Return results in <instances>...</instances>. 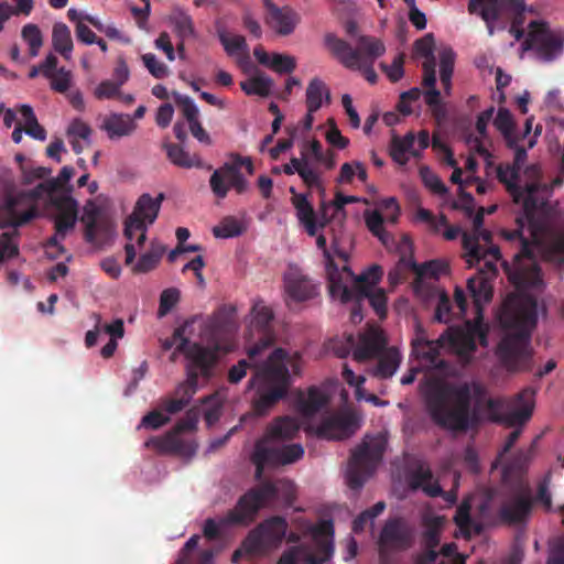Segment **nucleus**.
I'll return each instance as SVG.
<instances>
[{"label": "nucleus", "instance_id": "nucleus-1", "mask_svg": "<svg viewBox=\"0 0 564 564\" xmlns=\"http://www.w3.org/2000/svg\"><path fill=\"white\" fill-rule=\"evenodd\" d=\"M499 182L506 188L514 204L521 206V214L516 218L517 228L505 230L507 240L521 241L520 251L514 254L512 264L505 263V271L514 292L503 301L498 321L507 330L498 345L497 354L501 362L514 370L528 354L529 348V238L523 236L525 224H529V180L518 175V167H497Z\"/></svg>", "mask_w": 564, "mask_h": 564}, {"label": "nucleus", "instance_id": "nucleus-2", "mask_svg": "<svg viewBox=\"0 0 564 564\" xmlns=\"http://www.w3.org/2000/svg\"><path fill=\"white\" fill-rule=\"evenodd\" d=\"M252 325L261 332L258 341L248 349V357L256 364L257 357L274 343L270 332L273 312L270 307L257 303L252 307ZM256 371L249 380V387L254 389L252 411L258 416L267 415L281 400L286 398L292 386L290 369L299 376L302 367V356L295 351L290 355L283 348H275L261 365H254Z\"/></svg>", "mask_w": 564, "mask_h": 564}, {"label": "nucleus", "instance_id": "nucleus-3", "mask_svg": "<svg viewBox=\"0 0 564 564\" xmlns=\"http://www.w3.org/2000/svg\"><path fill=\"white\" fill-rule=\"evenodd\" d=\"M564 149L561 155L560 174L550 182L540 177V167L531 164V332L538 323L539 302L535 292L543 289L542 271L534 259L533 252L541 254L543 260L562 265L564 264V235L555 232L547 224H540L533 216L536 208L534 194L542 191L546 194L563 184Z\"/></svg>", "mask_w": 564, "mask_h": 564}, {"label": "nucleus", "instance_id": "nucleus-4", "mask_svg": "<svg viewBox=\"0 0 564 564\" xmlns=\"http://www.w3.org/2000/svg\"><path fill=\"white\" fill-rule=\"evenodd\" d=\"M55 184V181L45 180L34 188L21 192L6 189L0 195V227L14 229L0 236V262L19 254V247L14 241L19 236L17 229L40 217L39 200L47 197L53 206L54 197L70 196L68 193L57 194Z\"/></svg>", "mask_w": 564, "mask_h": 564}, {"label": "nucleus", "instance_id": "nucleus-5", "mask_svg": "<svg viewBox=\"0 0 564 564\" xmlns=\"http://www.w3.org/2000/svg\"><path fill=\"white\" fill-rule=\"evenodd\" d=\"M482 399L485 388L477 382L454 384L432 381L424 392L425 408L431 420L440 427L464 432L471 421V397Z\"/></svg>", "mask_w": 564, "mask_h": 564}, {"label": "nucleus", "instance_id": "nucleus-6", "mask_svg": "<svg viewBox=\"0 0 564 564\" xmlns=\"http://www.w3.org/2000/svg\"><path fill=\"white\" fill-rule=\"evenodd\" d=\"M295 485L289 479L263 481L261 485L246 491L237 501L235 508L220 519L223 525H249L256 520L260 509L281 502L292 506L295 500Z\"/></svg>", "mask_w": 564, "mask_h": 564}, {"label": "nucleus", "instance_id": "nucleus-7", "mask_svg": "<svg viewBox=\"0 0 564 564\" xmlns=\"http://www.w3.org/2000/svg\"><path fill=\"white\" fill-rule=\"evenodd\" d=\"M177 350L188 360L186 365V380L180 383L174 395L185 404H189L199 384V378L208 381L214 376V368L218 361L216 348L205 347L182 337Z\"/></svg>", "mask_w": 564, "mask_h": 564}, {"label": "nucleus", "instance_id": "nucleus-8", "mask_svg": "<svg viewBox=\"0 0 564 564\" xmlns=\"http://www.w3.org/2000/svg\"><path fill=\"white\" fill-rule=\"evenodd\" d=\"M527 4L524 0H470L468 11L478 14L485 21L488 34H495V23H501L500 29L510 24L509 32L516 40L524 35L522 24L525 20Z\"/></svg>", "mask_w": 564, "mask_h": 564}, {"label": "nucleus", "instance_id": "nucleus-9", "mask_svg": "<svg viewBox=\"0 0 564 564\" xmlns=\"http://www.w3.org/2000/svg\"><path fill=\"white\" fill-rule=\"evenodd\" d=\"M528 458L516 457L502 469L503 484L514 487L513 496L499 509L503 523H520L529 514V487L527 482Z\"/></svg>", "mask_w": 564, "mask_h": 564}, {"label": "nucleus", "instance_id": "nucleus-10", "mask_svg": "<svg viewBox=\"0 0 564 564\" xmlns=\"http://www.w3.org/2000/svg\"><path fill=\"white\" fill-rule=\"evenodd\" d=\"M314 547L307 544L283 552L276 564H328L335 552L332 520L317 523L312 530Z\"/></svg>", "mask_w": 564, "mask_h": 564}, {"label": "nucleus", "instance_id": "nucleus-11", "mask_svg": "<svg viewBox=\"0 0 564 564\" xmlns=\"http://www.w3.org/2000/svg\"><path fill=\"white\" fill-rule=\"evenodd\" d=\"M324 44L330 54L346 68L360 67V64L375 63L386 52L383 42L375 36L359 35L356 47L334 33L324 36Z\"/></svg>", "mask_w": 564, "mask_h": 564}, {"label": "nucleus", "instance_id": "nucleus-12", "mask_svg": "<svg viewBox=\"0 0 564 564\" xmlns=\"http://www.w3.org/2000/svg\"><path fill=\"white\" fill-rule=\"evenodd\" d=\"M386 451V440L381 435L366 436L351 452L347 467V485L358 490L377 469Z\"/></svg>", "mask_w": 564, "mask_h": 564}, {"label": "nucleus", "instance_id": "nucleus-13", "mask_svg": "<svg viewBox=\"0 0 564 564\" xmlns=\"http://www.w3.org/2000/svg\"><path fill=\"white\" fill-rule=\"evenodd\" d=\"M381 275L380 267L373 265L358 276L355 274L352 279L345 276L339 282L346 289L347 294L335 289H332L329 292L333 297H338L341 303H349L350 299L368 300L378 317L384 318L387 315V295L381 289L372 292V288L380 281Z\"/></svg>", "mask_w": 564, "mask_h": 564}, {"label": "nucleus", "instance_id": "nucleus-14", "mask_svg": "<svg viewBox=\"0 0 564 564\" xmlns=\"http://www.w3.org/2000/svg\"><path fill=\"white\" fill-rule=\"evenodd\" d=\"M53 207L57 212L54 217L55 234L45 241L44 249L46 256L55 260L65 253L62 242L67 234L75 228L78 218V203L72 196L54 197Z\"/></svg>", "mask_w": 564, "mask_h": 564}, {"label": "nucleus", "instance_id": "nucleus-15", "mask_svg": "<svg viewBox=\"0 0 564 564\" xmlns=\"http://www.w3.org/2000/svg\"><path fill=\"white\" fill-rule=\"evenodd\" d=\"M451 347L464 359H469L477 349V340L484 347L488 345V326L484 316L475 315L463 326L448 327L444 334Z\"/></svg>", "mask_w": 564, "mask_h": 564}, {"label": "nucleus", "instance_id": "nucleus-16", "mask_svg": "<svg viewBox=\"0 0 564 564\" xmlns=\"http://www.w3.org/2000/svg\"><path fill=\"white\" fill-rule=\"evenodd\" d=\"M415 527L403 517L386 520L379 534L380 556L386 560L389 554L405 552L415 543Z\"/></svg>", "mask_w": 564, "mask_h": 564}, {"label": "nucleus", "instance_id": "nucleus-17", "mask_svg": "<svg viewBox=\"0 0 564 564\" xmlns=\"http://www.w3.org/2000/svg\"><path fill=\"white\" fill-rule=\"evenodd\" d=\"M531 52L543 63L554 62L564 53V32L545 21L531 20Z\"/></svg>", "mask_w": 564, "mask_h": 564}, {"label": "nucleus", "instance_id": "nucleus-18", "mask_svg": "<svg viewBox=\"0 0 564 564\" xmlns=\"http://www.w3.org/2000/svg\"><path fill=\"white\" fill-rule=\"evenodd\" d=\"M303 455L304 448L301 444L269 447L265 444V440L258 441L251 455V462L256 466V480H261L265 466L293 464L300 460Z\"/></svg>", "mask_w": 564, "mask_h": 564}, {"label": "nucleus", "instance_id": "nucleus-19", "mask_svg": "<svg viewBox=\"0 0 564 564\" xmlns=\"http://www.w3.org/2000/svg\"><path fill=\"white\" fill-rule=\"evenodd\" d=\"M241 167H245L249 175L254 173V166L250 158L231 154V162H226L212 174L209 185L218 198L227 196L232 187L234 177L239 175Z\"/></svg>", "mask_w": 564, "mask_h": 564}, {"label": "nucleus", "instance_id": "nucleus-20", "mask_svg": "<svg viewBox=\"0 0 564 564\" xmlns=\"http://www.w3.org/2000/svg\"><path fill=\"white\" fill-rule=\"evenodd\" d=\"M358 427L352 413H336L324 417L315 433L319 438L340 441L354 435Z\"/></svg>", "mask_w": 564, "mask_h": 564}, {"label": "nucleus", "instance_id": "nucleus-21", "mask_svg": "<svg viewBox=\"0 0 564 564\" xmlns=\"http://www.w3.org/2000/svg\"><path fill=\"white\" fill-rule=\"evenodd\" d=\"M494 126L503 135L507 145L516 151L514 162L512 165H502V167H518V175L521 176V165L527 159V151L523 147H518V138L514 133L516 123L511 112L506 108H499L494 120Z\"/></svg>", "mask_w": 564, "mask_h": 564}, {"label": "nucleus", "instance_id": "nucleus-22", "mask_svg": "<svg viewBox=\"0 0 564 564\" xmlns=\"http://www.w3.org/2000/svg\"><path fill=\"white\" fill-rule=\"evenodd\" d=\"M488 409L495 422L509 427L521 426L529 419V405L523 403L520 408L502 399H490Z\"/></svg>", "mask_w": 564, "mask_h": 564}, {"label": "nucleus", "instance_id": "nucleus-23", "mask_svg": "<svg viewBox=\"0 0 564 564\" xmlns=\"http://www.w3.org/2000/svg\"><path fill=\"white\" fill-rule=\"evenodd\" d=\"M268 10L267 24L279 35H290L300 22L299 14L290 7H278L270 0H263Z\"/></svg>", "mask_w": 564, "mask_h": 564}, {"label": "nucleus", "instance_id": "nucleus-24", "mask_svg": "<svg viewBox=\"0 0 564 564\" xmlns=\"http://www.w3.org/2000/svg\"><path fill=\"white\" fill-rule=\"evenodd\" d=\"M164 198L163 193H160L155 198L150 194H142L138 198L132 214L127 218L129 219V228H138V226H141V223L153 224L159 215Z\"/></svg>", "mask_w": 564, "mask_h": 564}, {"label": "nucleus", "instance_id": "nucleus-25", "mask_svg": "<svg viewBox=\"0 0 564 564\" xmlns=\"http://www.w3.org/2000/svg\"><path fill=\"white\" fill-rule=\"evenodd\" d=\"M387 348V339L379 329H370L360 336L352 357L359 362L377 358Z\"/></svg>", "mask_w": 564, "mask_h": 564}, {"label": "nucleus", "instance_id": "nucleus-26", "mask_svg": "<svg viewBox=\"0 0 564 564\" xmlns=\"http://www.w3.org/2000/svg\"><path fill=\"white\" fill-rule=\"evenodd\" d=\"M82 221L85 224V239L95 242L98 236H107L111 230L110 220L91 202L84 208Z\"/></svg>", "mask_w": 564, "mask_h": 564}, {"label": "nucleus", "instance_id": "nucleus-27", "mask_svg": "<svg viewBox=\"0 0 564 564\" xmlns=\"http://www.w3.org/2000/svg\"><path fill=\"white\" fill-rule=\"evenodd\" d=\"M301 155L302 158H292L290 163L284 164L283 172L286 175L297 173L308 188L322 189V173L308 162L306 150Z\"/></svg>", "mask_w": 564, "mask_h": 564}, {"label": "nucleus", "instance_id": "nucleus-28", "mask_svg": "<svg viewBox=\"0 0 564 564\" xmlns=\"http://www.w3.org/2000/svg\"><path fill=\"white\" fill-rule=\"evenodd\" d=\"M408 484L412 490L421 489L429 497L443 496L442 487L436 480H433V473L425 463H419L408 474Z\"/></svg>", "mask_w": 564, "mask_h": 564}, {"label": "nucleus", "instance_id": "nucleus-29", "mask_svg": "<svg viewBox=\"0 0 564 564\" xmlns=\"http://www.w3.org/2000/svg\"><path fill=\"white\" fill-rule=\"evenodd\" d=\"M316 245L317 248L321 249L324 253V257L326 259V273L329 284V291L332 289H335L337 291H340L344 294H347L346 289L339 284V282L346 276L347 279L354 278V272L348 265H344L341 269L337 267L334 259L332 258L327 245H326V237L324 235H319L316 238Z\"/></svg>", "mask_w": 564, "mask_h": 564}, {"label": "nucleus", "instance_id": "nucleus-30", "mask_svg": "<svg viewBox=\"0 0 564 564\" xmlns=\"http://www.w3.org/2000/svg\"><path fill=\"white\" fill-rule=\"evenodd\" d=\"M285 291L295 302H305L316 296L317 290L313 282L301 274L291 273L285 276Z\"/></svg>", "mask_w": 564, "mask_h": 564}, {"label": "nucleus", "instance_id": "nucleus-31", "mask_svg": "<svg viewBox=\"0 0 564 564\" xmlns=\"http://www.w3.org/2000/svg\"><path fill=\"white\" fill-rule=\"evenodd\" d=\"M400 264L411 269L415 274L416 279L414 282V289L417 292L421 282L424 278L438 279L441 274L447 271V265L438 260H432L423 264H417L412 258L402 257Z\"/></svg>", "mask_w": 564, "mask_h": 564}, {"label": "nucleus", "instance_id": "nucleus-32", "mask_svg": "<svg viewBox=\"0 0 564 564\" xmlns=\"http://www.w3.org/2000/svg\"><path fill=\"white\" fill-rule=\"evenodd\" d=\"M467 289L473 297L475 313L482 315V305L491 301L492 288L490 280L481 274H476L467 280Z\"/></svg>", "mask_w": 564, "mask_h": 564}, {"label": "nucleus", "instance_id": "nucleus-33", "mask_svg": "<svg viewBox=\"0 0 564 564\" xmlns=\"http://www.w3.org/2000/svg\"><path fill=\"white\" fill-rule=\"evenodd\" d=\"M300 431V424L296 419L291 416L276 417L268 427L265 443L288 441L296 436Z\"/></svg>", "mask_w": 564, "mask_h": 564}, {"label": "nucleus", "instance_id": "nucleus-34", "mask_svg": "<svg viewBox=\"0 0 564 564\" xmlns=\"http://www.w3.org/2000/svg\"><path fill=\"white\" fill-rule=\"evenodd\" d=\"M327 401V397L319 388L311 387L306 394L299 393L296 404L302 415L311 417L326 405Z\"/></svg>", "mask_w": 564, "mask_h": 564}, {"label": "nucleus", "instance_id": "nucleus-35", "mask_svg": "<svg viewBox=\"0 0 564 564\" xmlns=\"http://www.w3.org/2000/svg\"><path fill=\"white\" fill-rule=\"evenodd\" d=\"M479 239L485 242L491 241V232L480 229L478 232L463 234V248L466 250V262L468 267L478 264L484 257L481 253L482 247L479 245Z\"/></svg>", "mask_w": 564, "mask_h": 564}, {"label": "nucleus", "instance_id": "nucleus-36", "mask_svg": "<svg viewBox=\"0 0 564 564\" xmlns=\"http://www.w3.org/2000/svg\"><path fill=\"white\" fill-rule=\"evenodd\" d=\"M378 362L372 369V376L379 379L391 378L401 364V354L398 348H386L378 357Z\"/></svg>", "mask_w": 564, "mask_h": 564}, {"label": "nucleus", "instance_id": "nucleus-37", "mask_svg": "<svg viewBox=\"0 0 564 564\" xmlns=\"http://www.w3.org/2000/svg\"><path fill=\"white\" fill-rule=\"evenodd\" d=\"M444 339L445 335H442L437 340L416 337L412 340V354L429 365H436Z\"/></svg>", "mask_w": 564, "mask_h": 564}, {"label": "nucleus", "instance_id": "nucleus-38", "mask_svg": "<svg viewBox=\"0 0 564 564\" xmlns=\"http://www.w3.org/2000/svg\"><path fill=\"white\" fill-rule=\"evenodd\" d=\"M101 128L110 139H113L131 134L135 129V123L129 115L112 113L104 120Z\"/></svg>", "mask_w": 564, "mask_h": 564}, {"label": "nucleus", "instance_id": "nucleus-39", "mask_svg": "<svg viewBox=\"0 0 564 564\" xmlns=\"http://www.w3.org/2000/svg\"><path fill=\"white\" fill-rule=\"evenodd\" d=\"M305 96L306 107L310 112H316L322 107L323 97H325L326 102L330 101V90L318 77H314L308 83Z\"/></svg>", "mask_w": 564, "mask_h": 564}, {"label": "nucleus", "instance_id": "nucleus-40", "mask_svg": "<svg viewBox=\"0 0 564 564\" xmlns=\"http://www.w3.org/2000/svg\"><path fill=\"white\" fill-rule=\"evenodd\" d=\"M52 44L54 50L65 59H70L73 52V40L69 28L63 22H56L52 30Z\"/></svg>", "mask_w": 564, "mask_h": 564}, {"label": "nucleus", "instance_id": "nucleus-41", "mask_svg": "<svg viewBox=\"0 0 564 564\" xmlns=\"http://www.w3.org/2000/svg\"><path fill=\"white\" fill-rule=\"evenodd\" d=\"M258 527L271 547L278 545L284 539L288 529V522L282 517H272L260 523Z\"/></svg>", "mask_w": 564, "mask_h": 564}, {"label": "nucleus", "instance_id": "nucleus-42", "mask_svg": "<svg viewBox=\"0 0 564 564\" xmlns=\"http://www.w3.org/2000/svg\"><path fill=\"white\" fill-rule=\"evenodd\" d=\"M424 531L422 545L424 549H436L441 542V533L444 525V517L433 516L423 519Z\"/></svg>", "mask_w": 564, "mask_h": 564}, {"label": "nucleus", "instance_id": "nucleus-43", "mask_svg": "<svg viewBox=\"0 0 564 564\" xmlns=\"http://www.w3.org/2000/svg\"><path fill=\"white\" fill-rule=\"evenodd\" d=\"M174 32L180 40H188L195 36V28L191 15L181 9H174L170 15Z\"/></svg>", "mask_w": 564, "mask_h": 564}, {"label": "nucleus", "instance_id": "nucleus-44", "mask_svg": "<svg viewBox=\"0 0 564 564\" xmlns=\"http://www.w3.org/2000/svg\"><path fill=\"white\" fill-rule=\"evenodd\" d=\"M552 473L547 471L544 477L539 481L536 492H531V509L533 507H540L544 511L550 512L552 510V495L550 491Z\"/></svg>", "mask_w": 564, "mask_h": 564}, {"label": "nucleus", "instance_id": "nucleus-45", "mask_svg": "<svg viewBox=\"0 0 564 564\" xmlns=\"http://www.w3.org/2000/svg\"><path fill=\"white\" fill-rule=\"evenodd\" d=\"M273 80L263 74H257L246 82L240 83L241 89L246 95H257L260 97H268L271 93Z\"/></svg>", "mask_w": 564, "mask_h": 564}, {"label": "nucleus", "instance_id": "nucleus-46", "mask_svg": "<svg viewBox=\"0 0 564 564\" xmlns=\"http://www.w3.org/2000/svg\"><path fill=\"white\" fill-rule=\"evenodd\" d=\"M245 229L242 223L236 217L226 216L213 228V235L221 239L234 238L240 236Z\"/></svg>", "mask_w": 564, "mask_h": 564}, {"label": "nucleus", "instance_id": "nucleus-47", "mask_svg": "<svg viewBox=\"0 0 564 564\" xmlns=\"http://www.w3.org/2000/svg\"><path fill=\"white\" fill-rule=\"evenodd\" d=\"M20 112L23 119L25 120V133L36 140L44 141L46 139V131L39 123L32 107L29 105H22L20 108Z\"/></svg>", "mask_w": 564, "mask_h": 564}, {"label": "nucleus", "instance_id": "nucleus-48", "mask_svg": "<svg viewBox=\"0 0 564 564\" xmlns=\"http://www.w3.org/2000/svg\"><path fill=\"white\" fill-rule=\"evenodd\" d=\"M455 53L452 48H444L440 53V77L446 93L451 88V80L454 72Z\"/></svg>", "mask_w": 564, "mask_h": 564}, {"label": "nucleus", "instance_id": "nucleus-49", "mask_svg": "<svg viewBox=\"0 0 564 564\" xmlns=\"http://www.w3.org/2000/svg\"><path fill=\"white\" fill-rule=\"evenodd\" d=\"M177 434L176 430H174V432L169 433L163 438L154 440L153 443L162 453L183 454L187 444Z\"/></svg>", "mask_w": 564, "mask_h": 564}, {"label": "nucleus", "instance_id": "nucleus-50", "mask_svg": "<svg viewBox=\"0 0 564 564\" xmlns=\"http://www.w3.org/2000/svg\"><path fill=\"white\" fill-rule=\"evenodd\" d=\"M292 193V204L296 210V217L300 223L310 220L316 217L314 208L312 204L308 202L307 196L305 194H299L295 192L294 187L290 188Z\"/></svg>", "mask_w": 564, "mask_h": 564}, {"label": "nucleus", "instance_id": "nucleus-51", "mask_svg": "<svg viewBox=\"0 0 564 564\" xmlns=\"http://www.w3.org/2000/svg\"><path fill=\"white\" fill-rule=\"evenodd\" d=\"M241 545L246 554H259L270 547L259 527L248 533Z\"/></svg>", "mask_w": 564, "mask_h": 564}, {"label": "nucleus", "instance_id": "nucleus-52", "mask_svg": "<svg viewBox=\"0 0 564 564\" xmlns=\"http://www.w3.org/2000/svg\"><path fill=\"white\" fill-rule=\"evenodd\" d=\"M166 153L170 161L180 167L199 166V160H195L178 144H167Z\"/></svg>", "mask_w": 564, "mask_h": 564}, {"label": "nucleus", "instance_id": "nucleus-53", "mask_svg": "<svg viewBox=\"0 0 564 564\" xmlns=\"http://www.w3.org/2000/svg\"><path fill=\"white\" fill-rule=\"evenodd\" d=\"M21 36L30 47V55L36 56L43 45V35L40 28L36 24L28 23L22 28Z\"/></svg>", "mask_w": 564, "mask_h": 564}, {"label": "nucleus", "instance_id": "nucleus-54", "mask_svg": "<svg viewBox=\"0 0 564 564\" xmlns=\"http://www.w3.org/2000/svg\"><path fill=\"white\" fill-rule=\"evenodd\" d=\"M420 176L423 184L434 194L444 196L448 193V188L443 181L430 167L421 166Z\"/></svg>", "mask_w": 564, "mask_h": 564}, {"label": "nucleus", "instance_id": "nucleus-55", "mask_svg": "<svg viewBox=\"0 0 564 564\" xmlns=\"http://www.w3.org/2000/svg\"><path fill=\"white\" fill-rule=\"evenodd\" d=\"M425 104L430 107L433 117L442 121L446 117V109L442 102L441 93L436 88L426 89L424 93Z\"/></svg>", "mask_w": 564, "mask_h": 564}, {"label": "nucleus", "instance_id": "nucleus-56", "mask_svg": "<svg viewBox=\"0 0 564 564\" xmlns=\"http://www.w3.org/2000/svg\"><path fill=\"white\" fill-rule=\"evenodd\" d=\"M218 37L229 56H232L238 52L245 53L248 51V45L242 35H228L225 32H219Z\"/></svg>", "mask_w": 564, "mask_h": 564}, {"label": "nucleus", "instance_id": "nucleus-57", "mask_svg": "<svg viewBox=\"0 0 564 564\" xmlns=\"http://www.w3.org/2000/svg\"><path fill=\"white\" fill-rule=\"evenodd\" d=\"M268 67L279 74H290L296 68V61L291 55L273 53Z\"/></svg>", "mask_w": 564, "mask_h": 564}, {"label": "nucleus", "instance_id": "nucleus-58", "mask_svg": "<svg viewBox=\"0 0 564 564\" xmlns=\"http://www.w3.org/2000/svg\"><path fill=\"white\" fill-rule=\"evenodd\" d=\"M434 46V35L432 33H427L414 42L413 53L416 56L424 57L425 61L432 59L433 62H435Z\"/></svg>", "mask_w": 564, "mask_h": 564}, {"label": "nucleus", "instance_id": "nucleus-59", "mask_svg": "<svg viewBox=\"0 0 564 564\" xmlns=\"http://www.w3.org/2000/svg\"><path fill=\"white\" fill-rule=\"evenodd\" d=\"M454 522L460 531V534L469 540L470 539V524H473V519L470 517V506L468 503H463L458 507L456 514L454 517Z\"/></svg>", "mask_w": 564, "mask_h": 564}, {"label": "nucleus", "instance_id": "nucleus-60", "mask_svg": "<svg viewBox=\"0 0 564 564\" xmlns=\"http://www.w3.org/2000/svg\"><path fill=\"white\" fill-rule=\"evenodd\" d=\"M359 200H360V198L357 196H350V195H344L341 193H337L335 195L334 200L328 204L326 203V206H327V209L328 208L334 209V213L330 216L332 218L340 216L339 223L341 225L346 217L345 205L351 204V203H357Z\"/></svg>", "mask_w": 564, "mask_h": 564}, {"label": "nucleus", "instance_id": "nucleus-61", "mask_svg": "<svg viewBox=\"0 0 564 564\" xmlns=\"http://www.w3.org/2000/svg\"><path fill=\"white\" fill-rule=\"evenodd\" d=\"M365 223L369 231L373 236L378 237L383 243H386L384 236L387 235V232L383 227L382 215L377 210H367L365 213Z\"/></svg>", "mask_w": 564, "mask_h": 564}, {"label": "nucleus", "instance_id": "nucleus-62", "mask_svg": "<svg viewBox=\"0 0 564 564\" xmlns=\"http://www.w3.org/2000/svg\"><path fill=\"white\" fill-rule=\"evenodd\" d=\"M174 100L175 104L182 109L183 116L188 123L198 120L199 111L192 98L174 93Z\"/></svg>", "mask_w": 564, "mask_h": 564}, {"label": "nucleus", "instance_id": "nucleus-63", "mask_svg": "<svg viewBox=\"0 0 564 564\" xmlns=\"http://www.w3.org/2000/svg\"><path fill=\"white\" fill-rule=\"evenodd\" d=\"M142 62L153 77L162 79L169 75L167 66L164 63L160 62L154 54H143Z\"/></svg>", "mask_w": 564, "mask_h": 564}, {"label": "nucleus", "instance_id": "nucleus-64", "mask_svg": "<svg viewBox=\"0 0 564 564\" xmlns=\"http://www.w3.org/2000/svg\"><path fill=\"white\" fill-rule=\"evenodd\" d=\"M47 78L51 79V88L63 94L66 93L70 86L72 74L69 70L61 67Z\"/></svg>", "mask_w": 564, "mask_h": 564}]
</instances>
